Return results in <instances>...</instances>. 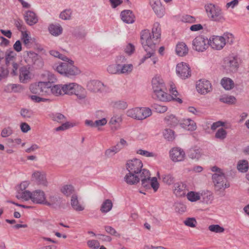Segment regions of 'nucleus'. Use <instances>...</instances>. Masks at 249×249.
Instances as JSON below:
<instances>
[{"label": "nucleus", "mask_w": 249, "mask_h": 249, "mask_svg": "<svg viewBox=\"0 0 249 249\" xmlns=\"http://www.w3.org/2000/svg\"><path fill=\"white\" fill-rule=\"evenodd\" d=\"M185 156V152L180 148H174L170 151V157L171 160L174 162L183 160Z\"/></svg>", "instance_id": "15"}, {"label": "nucleus", "mask_w": 249, "mask_h": 249, "mask_svg": "<svg viewBox=\"0 0 249 249\" xmlns=\"http://www.w3.org/2000/svg\"><path fill=\"white\" fill-rule=\"evenodd\" d=\"M16 197L18 199L22 198L25 201L31 200L35 204H44L46 196L44 191L41 190H36L32 192L29 191L18 193Z\"/></svg>", "instance_id": "3"}, {"label": "nucleus", "mask_w": 249, "mask_h": 249, "mask_svg": "<svg viewBox=\"0 0 249 249\" xmlns=\"http://www.w3.org/2000/svg\"><path fill=\"white\" fill-rule=\"evenodd\" d=\"M180 125L185 129L189 131H193L196 128V124L190 119H183L180 123Z\"/></svg>", "instance_id": "28"}, {"label": "nucleus", "mask_w": 249, "mask_h": 249, "mask_svg": "<svg viewBox=\"0 0 249 249\" xmlns=\"http://www.w3.org/2000/svg\"><path fill=\"white\" fill-rule=\"evenodd\" d=\"M71 205L72 209L76 212L83 211L85 209V206L78 200L77 194L71 196Z\"/></svg>", "instance_id": "21"}, {"label": "nucleus", "mask_w": 249, "mask_h": 249, "mask_svg": "<svg viewBox=\"0 0 249 249\" xmlns=\"http://www.w3.org/2000/svg\"><path fill=\"white\" fill-rule=\"evenodd\" d=\"M122 122V118L121 116L115 115L112 117L109 122L111 130L115 131L120 129Z\"/></svg>", "instance_id": "25"}, {"label": "nucleus", "mask_w": 249, "mask_h": 249, "mask_svg": "<svg viewBox=\"0 0 249 249\" xmlns=\"http://www.w3.org/2000/svg\"><path fill=\"white\" fill-rule=\"evenodd\" d=\"M42 82L32 84L30 86L31 92L35 94L41 95Z\"/></svg>", "instance_id": "40"}, {"label": "nucleus", "mask_w": 249, "mask_h": 249, "mask_svg": "<svg viewBox=\"0 0 249 249\" xmlns=\"http://www.w3.org/2000/svg\"><path fill=\"white\" fill-rule=\"evenodd\" d=\"M49 53L52 56L65 61V62H61L58 65H54L53 66V68L61 74L69 77L80 73V70L73 65V61L67 56L53 50L50 51Z\"/></svg>", "instance_id": "1"}, {"label": "nucleus", "mask_w": 249, "mask_h": 249, "mask_svg": "<svg viewBox=\"0 0 249 249\" xmlns=\"http://www.w3.org/2000/svg\"><path fill=\"white\" fill-rule=\"evenodd\" d=\"M193 48L197 52H204L209 46L208 38L202 36H196L192 42Z\"/></svg>", "instance_id": "10"}, {"label": "nucleus", "mask_w": 249, "mask_h": 249, "mask_svg": "<svg viewBox=\"0 0 249 249\" xmlns=\"http://www.w3.org/2000/svg\"><path fill=\"white\" fill-rule=\"evenodd\" d=\"M137 153L146 157H155L157 156L155 153L150 152L142 149H139L137 151Z\"/></svg>", "instance_id": "59"}, {"label": "nucleus", "mask_w": 249, "mask_h": 249, "mask_svg": "<svg viewBox=\"0 0 249 249\" xmlns=\"http://www.w3.org/2000/svg\"><path fill=\"white\" fill-rule=\"evenodd\" d=\"M205 9L208 18L216 22H223L225 20L222 9L219 6L213 3H209L205 6Z\"/></svg>", "instance_id": "5"}, {"label": "nucleus", "mask_w": 249, "mask_h": 249, "mask_svg": "<svg viewBox=\"0 0 249 249\" xmlns=\"http://www.w3.org/2000/svg\"><path fill=\"white\" fill-rule=\"evenodd\" d=\"M71 15V11L70 9H66L62 12L59 17L64 20H68L70 19Z\"/></svg>", "instance_id": "60"}, {"label": "nucleus", "mask_w": 249, "mask_h": 249, "mask_svg": "<svg viewBox=\"0 0 249 249\" xmlns=\"http://www.w3.org/2000/svg\"><path fill=\"white\" fill-rule=\"evenodd\" d=\"M153 91L158 89H166L163 79L159 75L155 76L152 80Z\"/></svg>", "instance_id": "20"}, {"label": "nucleus", "mask_w": 249, "mask_h": 249, "mask_svg": "<svg viewBox=\"0 0 249 249\" xmlns=\"http://www.w3.org/2000/svg\"><path fill=\"white\" fill-rule=\"evenodd\" d=\"M120 16L122 20L126 23L131 24L135 21V17L131 10H125L122 11Z\"/></svg>", "instance_id": "22"}, {"label": "nucleus", "mask_w": 249, "mask_h": 249, "mask_svg": "<svg viewBox=\"0 0 249 249\" xmlns=\"http://www.w3.org/2000/svg\"><path fill=\"white\" fill-rule=\"evenodd\" d=\"M227 132L223 128H219L215 134V138L220 140H224L227 137Z\"/></svg>", "instance_id": "50"}, {"label": "nucleus", "mask_w": 249, "mask_h": 249, "mask_svg": "<svg viewBox=\"0 0 249 249\" xmlns=\"http://www.w3.org/2000/svg\"><path fill=\"white\" fill-rule=\"evenodd\" d=\"M162 178L163 182L168 185H171L175 181L174 178L171 174L164 175L162 176Z\"/></svg>", "instance_id": "55"}, {"label": "nucleus", "mask_w": 249, "mask_h": 249, "mask_svg": "<svg viewBox=\"0 0 249 249\" xmlns=\"http://www.w3.org/2000/svg\"><path fill=\"white\" fill-rule=\"evenodd\" d=\"M27 54L28 55V61H31V62L33 64L39 56L38 54L31 51L27 52Z\"/></svg>", "instance_id": "61"}, {"label": "nucleus", "mask_w": 249, "mask_h": 249, "mask_svg": "<svg viewBox=\"0 0 249 249\" xmlns=\"http://www.w3.org/2000/svg\"><path fill=\"white\" fill-rule=\"evenodd\" d=\"M237 169L241 172H246L248 171L249 168V163L248 161L246 160H241L238 162L237 166Z\"/></svg>", "instance_id": "47"}, {"label": "nucleus", "mask_w": 249, "mask_h": 249, "mask_svg": "<svg viewBox=\"0 0 249 249\" xmlns=\"http://www.w3.org/2000/svg\"><path fill=\"white\" fill-rule=\"evenodd\" d=\"M201 198L202 201L205 203H211L213 200V196L211 192L208 191H203L201 194Z\"/></svg>", "instance_id": "38"}, {"label": "nucleus", "mask_w": 249, "mask_h": 249, "mask_svg": "<svg viewBox=\"0 0 249 249\" xmlns=\"http://www.w3.org/2000/svg\"><path fill=\"white\" fill-rule=\"evenodd\" d=\"M141 176L138 174L129 172L124 177V180L129 185H135L139 182Z\"/></svg>", "instance_id": "24"}, {"label": "nucleus", "mask_w": 249, "mask_h": 249, "mask_svg": "<svg viewBox=\"0 0 249 249\" xmlns=\"http://www.w3.org/2000/svg\"><path fill=\"white\" fill-rule=\"evenodd\" d=\"M76 83H70L62 85L63 95H73Z\"/></svg>", "instance_id": "32"}, {"label": "nucleus", "mask_w": 249, "mask_h": 249, "mask_svg": "<svg viewBox=\"0 0 249 249\" xmlns=\"http://www.w3.org/2000/svg\"><path fill=\"white\" fill-rule=\"evenodd\" d=\"M200 194L199 192L190 191L187 193L186 196L187 199L191 202H196L201 199Z\"/></svg>", "instance_id": "43"}, {"label": "nucleus", "mask_w": 249, "mask_h": 249, "mask_svg": "<svg viewBox=\"0 0 249 249\" xmlns=\"http://www.w3.org/2000/svg\"><path fill=\"white\" fill-rule=\"evenodd\" d=\"M73 125L69 122H66L62 124L61 125L55 128L56 131H64L72 127Z\"/></svg>", "instance_id": "64"}, {"label": "nucleus", "mask_w": 249, "mask_h": 249, "mask_svg": "<svg viewBox=\"0 0 249 249\" xmlns=\"http://www.w3.org/2000/svg\"><path fill=\"white\" fill-rule=\"evenodd\" d=\"M208 230L211 232L217 233H223L225 231V229L223 227L217 224L210 225L208 227Z\"/></svg>", "instance_id": "49"}, {"label": "nucleus", "mask_w": 249, "mask_h": 249, "mask_svg": "<svg viewBox=\"0 0 249 249\" xmlns=\"http://www.w3.org/2000/svg\"><path fill=\"white\" fill-rule=\"evenodd\" d=\"M150 4L155 13L160 18L164 14V9L160 0H150Z\"/></svg>", "instance_id": "18"}, {"label": "nucleus", "mask_w": 249, "mask_h": 249, "mask_svg": "<svg viewBox=\"0 0 249 249\" xmlns=\"http://www.w3.org/2000/svg\"><path fill=\"white\" fill-rule=\"evenodd\" d=\"M15 25L20 31L22 32V31L25 30L26 29L25 26L21 19H18L15 20Z\"/></svg>", "instance_id": "63"}, {"label": "nucleus", "mask_w": 249, "mask_h": 249, "mask_svg": "<svg viewBox=\"0 0 249 249\" xmlns=\"http://www.w3.org/2000/svg\"><path fill=\"white\" fill-rule=\"evenodd\" d=\"M142 161L137 159L128 160L126 164V168L128 172L138 174L140 176L143 170L142 169Z\"/></svg>", "instance_id": "9"}, {"label": "nucleus", "mask_w": 249, "mask_h": 249, "mask_svg": "<svg viewBox=\"0 0 249 249\" xmlns=\"http://www.w3.org/2000/svg\"><path fill=\"white\" fill-rule=\"evenodd\" d=\"M87 245L91 249H97L100 247L99 242L96 240H90L88 241Z\"/></svg>", "instance_id": "62"}, {"label": "nucleus", "mask_w": 249, "mask_h": 249, "mask_svg": "<svg viewBox=\"0 0 249 249\" xmlns=\"http://www.w3.org/2000/svg\"><path fill=\"white\" fill-rule=\"evenodd\" d=\"M201 155V150L196 147H194L189 149L188 151V156L192 159L198 160Z\"/></svg>", "instance_id": "37"}, {"label": "nucleus", "mask_w": 249, "mask_h": 249, "mask_svg": "<svg viewBox=\"0 0 249 249\" xmlns=\"http://www.w3.org/2000/svg\"><path fill=\"white\" fill-rule=\"evenodd\" d=\"M51 85L50 82H42L41 96L49 95L51 94Z\"/></svg>", "instance_id": "39"}, {"label": "nucleus", "mask_w": 249, "mask_h": 249, "mask_svg": "<svg viewBox=\"0 0 249 249\" xmlns=\"http://www.w3.org/2000/svg\"><path fill=\"white\" fill-rule=\"evenodd\" d=\"M73 94L75 95L78 99L80 100H85L87 96V92L86 90L81 86L76 84Z\"/></svg>", "instance_id": "26"}, {"label": "nucleus", "mask_w": 249, "mask_h": 249, "mask_svg": "<svg viewBox=\"0 0 249 249\" xmlns=\"http://www.w3.org/2000/svg\"><path fill=\"white\" fill-rule=\"evenodd\" d=\"M221 84L226 90H230L233 88L234 83L233 80L228 77H224L221 80Z\"/></svg>", "instance_id": "36"}, {"label": "nucleus", "mask_w": 249, "mask_h": 249, "mask_svg": "<svg viewBox=\"0 0 249 249\" xmlns=\"http://www.w3.org/2000/svg\"><path fill=\"white\" fill-rule=\"evenodd\" d=\"M209 41V45L216 50H221L226 45V38L222 36H213Z\"/></svg>", "instance_id": "12"}, {"label": "nucleus", "mask_w": 249, "mask_h": 249, "mask_svg": "<svg viewBox=\"0 0 249 249\" xmlns=\"http://www.w3.org/2000/svg\"><path fill=\"white\" fill-rule=\"evenodd\" d=\"M176 52L178 55L183 56L188 53V49L185 43L179 42L176 46Z\"/></svg>", "instance_id": "31"}, {"label": "nucleus", "mask_w": 249, "mask_h": 249, "mask_svg": "<svg viewBox=\"0 0 249 249\" xmlns=\"http://www.w3.org/2000/svg\"><path fill=\"white\" fill-rule=\"evenodd\" d=\"M13 133L12 128L8 126L2 129L1 132L0 136L2 138H6L11 136Z\"/></svg>", "instance_id": "56"}, {"label": "nucleus", "mask_w": 249, "mask_h": 249, "mask_svg": "<svg viewBox=\"0 0 249 249\" xmlns=\"http://www.w3.org/2000/svg\"><path fill=\"white\" fill-rule=\"evenodd\" d=\"M164 121L167 125L171 127L176 126L179 123L178 119L173 114L167 115L164 118Z\"/></svg>", "instance_id": "33"}, {"label": "nucleus", "mask_w": 249, "mask_h": 249, "mask_svg": "<svg viewBox=\"0 0 249 249\" xmlns=\"http://www.w3.org/2000/svg\"><path fill=\"white\" fill-rule=\"evenodd\" d=\"M174 187V193L178 197L184 196L188 190L186 183L182 182H178L175 183Z\"/></svg>", "instance_id": "17"}, {"label": "nucleus", "mask_w": 249, "mask_h": 249, "mask_svg": "<svg viewBox=\"0 0 249 249\" xmlns=\"http://www.w3.org/2000/svg\"><path fill=\"white\" fill-rule=\"evenodd\" d=\"M49 31L50 33L54 36H58L61 34L63 29L59 24L50 25L49 27Z\"/></svg>", "instance_id": "35"}, {"label": "nucleus", "mask_w": 249, "mask_h": 249, "mask_svg": "<svg viewBox=\"0 0 249 249\" xmlns=\"http://www.w3.org/2000/svg\"><path fill=\"white\" fill-rule=\"evenodd\" d=\"M114 108L118 109H125L127 107V104L124 101H117L113 103Z\"/></svg>", "instance_id": "54"}, {"label": "nucleus", "mask_w": 249, "mask_h": 249, "mask_svg": "<svg viewBox=\"0 0 249 249\" xmlns=\"http://www.w3.org/2000/svg\"><path fill=\"white\" fill-rule=\"evenodd\" d=\"M24 18L27 24L30 26L35 25L38 20L37 16L31 11H27L24 14Z\"/></svg>", "instance_id": "23"}, {"label": "nucleus", "mask_w": 249, "mask_h": 249, "mask_svg": "<svg viewBox=\"0 0 249 249\" xmlns=\"http://www.w3.org/2000/svg\"><path fill=\"white\" fill-rule=\"evenodd\" d=\"M165 90L166 89H158L153 91V98L163 102L170 101L173 100L180 104L182 103V101L180 98H176L178 94V92L176 90V88L174 87V85H171L170 91L175 97L166 93Z\"/></svg>", "instance_id": "4"}, {"label": "nucleus", "mask_w": 249, "mask_h": 249, "mask_svg": "<svg viewBox=\"0 0 249 249\" xmlns=\"http://www.w3.org/2000/svg\"><path fill=\"white\" fill-rule=\"evenodd\" d=\"M152 107L156 112L160 113H164L167 110V107L166 106H161L158 104H154L152 106Z\"/></svg>", "instance_id": "58"}, {"label": "nucleus", "mask_w": 249, "mask_h": 249, "mask_svg": "<svg viewBox=\"0 0 249 249\" xmlns=\"http://www.w3.org/2000/svg\"><path fill=\"white\" fill-rule=\"evenodd\" d=\"M120 64H111L107 68V71L110 74H119Z\"/></svg>", "instance_id": "53"}, {"label": "nucleus", "mask_w": 249, "mask_h": 249, "mask_svg": "<svg viewBox=\"0 0 249 249\" xmlns=\"http://www.w3.org/2000/svg\"><path fill=\"white\" fill-rule=\"evenodd\" d=\"M140 180L142 181V186L146 189L152 187L154 192H156L159 187V184L156 177L150 178V174L148 170L143 169Z\"/></svg>", "instance_id": "6"}, {"label": "nucleus", "mask_w": 249, "mask_h": 249, "mask_svg": "<svg viewBox=\"0 0 249 249\" xmlns=\"http://www.w3.org/2000/svg\"><path fill=\"white\" fill-rule=\"evenodd\" d=\"M61 199V198L59 196L51 195L49 196V201L45 199L44 205L54 207L60 203Z\"/></svg>", "instance_id": "30"}, {"label": "nucleus", "mask_w": 249, "mask_h": 249, "mask_svg": "<svg viewBox=\"0 0 249 249\" xmlns=\"http://www.w3.org/2000/svg\"><path fill=\"white\" fill-rule=\"evenodd\" d=\"M87 88L89 91L96 93L103 91L106 86L99 81L91 80L88 83Z\"/></svg>", "instance_id": "14"}, {"label": "nucleus", "mask_w": 249, "mask_h": 249, "mask_svg": "<svg viewBox=\"0 0 249 249\" xmlns=\"http://www.w3.org/2000/svg\"><path fill=\"white\" fill-rule=\"evenodd\" d=\"M140 120H143L152 114L151 110L149 108H140Z\"/></svg>", "instance_id": "52"}, {"label": "nucleus", "mask_w": 249, "mask_h": 249, "mask_svg": "<svg viewBox=\"0 0 249 249\" xmlns=\"http://www.w3.org/2000/svg\"><path fill=\"white\" fill-rule=\"evenodd\" d=\"M184 224L191 228H195L197 224V221L195 218L188 217L184 221Z\"/></svg>", "instance_id": "57"}, {"label": "nucleus", "mask_w": 249, "mask_h": 249, "mask_svg": "<svg viewBox=\"0 0 249 249\" xmlns=\"http://www.w3.org/2000/svg\"><path fill=\"white\" fill-rule=\"evenodd\" d=\"M17 54L11 50H7L5 52V64L7 67L11 68V63L15 62L16 60Z\"/></svg>", "instance_id": "27"}, {"label": "nucleus", "mask_w": 249, "mask_h": 249, "mask_svg": "<svg viewBox=\"0 0 249 249\" xmlns=\"http://www.w3.org/2000/svg\"><path fill=\"white\" fill-rule=\"evenodd\" d=\"M140 108L135 107L127 110L126 114L128 117L140 120Z\"/></svg>", "instance_id": "34"}, {"label": "nucleus", "mask_w": 249, "mask_h": 249, "mask_svg": "<svg viewBox=\"0 0 249 249\" xmlns=\"http://www.w3.org/2000/svg\"><path fill=\"white\" fill-rule=\"evenodd\" d=\"M112 203L110 199L105 200L102 203L100 211L103 213H107L109 212L112 208Z\"/></svg>", "instance_id": "42"}, {"label": "nucleus", "mask_w": 249, "mask_h": 249, "mask_svg": "<svg viewBox=\"0 0 249 249\" xmlns=\"http://www.w3.org/2000/svg\"><path fill=\"white\" fill-rule=\"evenodd\" d=\"M141 40L143 49L147 53L141 60V63H143L146 59L152 57L153 64H155L158 60L157 57L154 56L156 50V44L154 43L150 31L147 29L142 30L141 33Z\"/></svg>", "instance_id": "2"}, {"label": "nucleus", "mask_w": 249, "mask_h": 249, "mask_svg": "<svg viewBox=\"0 0 249 249\" xmlns=\"http://www.w3.org/2000/svg\"><path fill=\"white\" fill-rule=\"evenodd\" d=\"M152 33L153 34V38H155L156 39L160 38L161 36V29L159 22H155L154 24Z\"/></svg>", "instance_id": "41"}, {"label": "nucleus", "mask_w": 249, "mask_h": 249, "mask_svg": "<svg viewBox=\"0 0 249 249\" xmlns=\"http://www.w3.org/2000/svg\"><path fill=\"white\" fill-rule=\"evenodd\" d=\"M51 94L55 96L63 95L62 84L55 85L52 86L51 85Z\"/></svg>", "instance_id": "44"}, {"label": "nucleus", "mask_w": 249, "mask_h": 249, "mask_svg": "<svg viewBox=\"0 0 249 249\" xmlns=\"http://www.w3.org/2000/svg\"><path fill=\"white\" fill-rule=\"evenodd\" d=\"M32 178L39 185L45 187H47L48 185V182L46 178V175L44 172L39 171H35L33 173Z\"/></svg>", "instance_id": "16"}, {"label": "nucleus", "mask_w": 249, "mask_h": 249, "mask_svg": "<svg viewBox=\"0 0 249 249\" xmlns=\"http://www.w3.org/2000/svg\"><path fill=\"white\" fill-rule=\"evenodd\" d=\"M61 192L65 196H69L77 194L74 187L71 184L63 186L60 189Z\"/></svg>", "instance_id": "29"}, {"label": "nucleus", "mask_w": 249, "mask_h": 249, "mask_svg": "<svg viewBox=\"0 0 249 249\" xmlns=\"http://www.w3.org/2000/svg\"><path fill=\"white\" fill-rule=\"evenodd\" d=\"M32 74L29 71V68L25 66L21 67L19 69V78L20 82L27 83L31 79Z\"/></svg>", "instance_id": "19"}, {"label": "nucleus", "mask_w": 249, "mask_h": 249, "mask_svg": "<svg viewBox=\"0 0 249 249\" xmlns=\"http://www.w3.org/2000/svg\"><path fill=\"white\" fill-rule=\"evenodd\" d=\"M176 72L182 79H185L191 75L190 68L186 63L184 62H181L177 65Z\"/></svg>", "instance_id": "13"}, {"label": "nucleus", "mask_w": 249, "mask_h": 249, "mask_svg": "<svg viewBox=\"0 0 249 249\" xmlns=\"http://www.w3.org/2000/svg\"><path fill=\"white\" fill-rule=\"evenodd\" d=\"M219 100L223 103L230 105L234 104L236 101L235 97L231 95L222 96L220 98Z\"/></svg>", "instance_id": "45"}, {"label": "nucleus", "mask_w": 249, "mask_h": 249, "mask_svg": "<svg viewBox=\"0 0 249 249\" xmlns=\"http://www.w3.org/2000/svg\"><path fill=\"white\" fill-rule=\"evenodd\" d=\"M215 190L220 191L230 187L227 178L224 173H215L212 176Z\"/></svg>", "instance_id": "8"}, {"label": "nucleus", "mask_w": 249, "mask_h": 249, "mask_svg": "<svg viewBox=\"0 0 249 249\" xmlns=\"http://www.w3.org/2000/svg\"><path fill=\"white\" fill-rule=\"evenodd\" d=\"M239 66V58L236 55H229L224 58L222 67L227 72L237 71Z\"/></svg>", "instance_id": "7"}, {"label": "nucleus", "mask_w": 249, "mask_h": 249, "mask_svg": "<svg viewBox=\"0 0 249 249\" xmlns=\"http://www.w3.org/2000/svg\"><path fill=\"white\" fill-rule=\"evenodd\" d=\"M51 118L53 121L58 123H62L66 120V117L60 113H55L52 114L51 115Z\"/></svg>", "instance_id": "48"}, {"label": "nucleus", "mask_w": 249, "mask_h": 249, "mask_svg": "<svg viewBox=\"0 0 249 249\" xmlns=\"http://www.w3.org/2000/svg\"><path fill=\"white\" fill-rule=\"evenodd\" d=\"M133 68L132 64H124L122 65L120 64L119 68V74L126 73L131 72Z\"/></svg>", "instance_id": "51"}, {"label": "nucleus", "mask_w": 249, "mask_h": 249, "mask_svg": "<svg viewBox=\"0 0 249 249\" xmlns=\"http://www.w3.org/2000/svg\"><path fill=\"white\" fill-rule=\"evenodd\" d=\"M196 89L201 94H206L212 90V86L209 81L202 79L196 83Z\"/></svg>", "instance_id": "11"}, {"label": "nucleus", "mask_w": 249, "mask_h": 249, "mask_svg": "<svg viewBox=\"0 0 249 249\" xmlns=\"http://www.w3.org/2000/svg\"><path fill=\"white\" fill-rule=\"evenodd\" d=\"M163 135L165 139L168 141H172L175 139L174 131L172 129L166 128L163 132Z\"/></svg>", "instance_id": "46"}]
</instances>
